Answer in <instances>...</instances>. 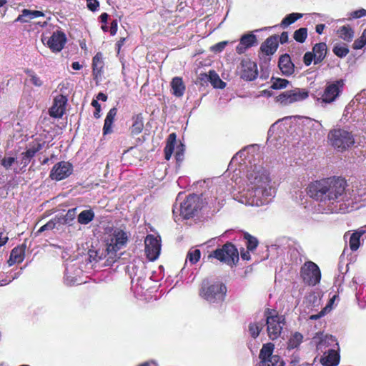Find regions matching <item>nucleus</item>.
<instances>
[{
    "label": "nucleus",
    "mask_w": 366,
    "mask_h": 366,
    "mask_svg": "<svg viewBox=\"0 0 366 366\" xmlns=\"http://www.w3.org/2000/svg\"><path fill=\"white\" fill-rule=\"evenodd\" d=\"M129 239L127 232L118 227H109L105 232V247L109 262H115L117 252L126 246Z\"/></svg>",
    "instance_id": "obj_3"
},
{
    "label": "nucleus",
    "mask_w": 366,
    "mask_h": 366,
    "mask_svg": "<svg viewBox=\"0 0 366 366\" xmlns=\"http://www.w3.org/2000/svg\"><path fill=\"white\" fill-rule=\"evenodd\" d=\"M278 66L285 76H290L295 71V65L292 62L290 55L287 54H285L280 57Z\"/></svg>",
    "instance_id": "obj_23"
},
{
    "label": "nucleus",
    "mask_w": 366,
    "mask_h": 366,
    "mask_svg": "<svg viewBox=\"0 0 366 366\" xmlns=\"http://www.w3.org/2000/svg\"><path fill=\"white\" fill-rule=\"evenodd\" d=\"M227 289L226 285L219 281L209 282L203 281L199 295L201 298L209 304H221L225 300Z\"/></svg>",
    "instance_id": "obj_5"
},
{
    "label": "nucleus",
    "mask_w": 366,
    "mask_h": 366,
    "mask_svg": "<svg viewBox=\"0 0 366 366\" xmlns=\"http://www.w3.org/2000/svg\"><path fill=\"white\" fill-rule=\"evenodd\" d=\"M302 124L305 132H307L310 137H314L315 138H316L317 135L319 136V132L322 129V124L320 122L309 117H305L303 119Z\"/></svg>",
    "instance_id": "obj_22"
},
{
    "label": "nucleus",
    "mask_w": 366,
    "mask_h": 366,
    "mask_svg": "<svg viewBox=\"0 0 366 366\" xmlns=\"http://www.w3.org/2000/svg\"><path fill=\"white\" fill-rule=\"evenodd\" d=\"M117 109L116 107L112 108L107 114L103 127V134L107 135L112 132V124L117 115Z\"/></svg>",
    "instance_id": "obj_28"
},
{
    "label": "nucleus",
    "mask_w": 366,
    "mask_h": 366,
    "mask_svg": "<svg viewBox=\"0 0 366 366\" xmlns=\"http://www.w3.org/2000/svg\"><path fill=\"white\" fill-rule=\"evenodd\" d=\"M9 240V237L4 234V230L0 229V247L4 245Z\"/></svg>",
    "instance_id": "obj_58"
},
{
    "label": "nucleus",
    "mask_w": 366,
    "mask_h": 366,
    "mask_svg": "<svg viewBox=\"0 0 366 366\" xmlns=\"http://www.w3.org/2000/svg\"><path fill=\"white\" fill-rule=\"evenodd\" d=\"M144 123L141 114H137L132 117V124L130 127L131 133L133 135L140 134L143 129Z\"/></svg>",
    "instance_id": "obj_35"
},
{
    "label": "nucleus",
    "mask_w": 366,
    "mask_h": 366,
    "mask_svg": "<svg viewBox=\"0 0 366 366\" xmlns=\"http://www.w3.org/2000/svg\"><path fill=\"white\" fill-rule=\"evenodd\" d=\"M345 81L343 79H338L328 83L322 97L317 99V102L322 105L335 102L342 93Z\"/></svg>",
    "instance_id": "obj_9"
},
{
    "label": "nucleus",
    "mask_w": 366,
    "mask_h": 366,
    "mask_svg": "<svg viewBox=\"0 0 366 366\" xmlns=\"http://www.w3.org/2000/svg\"><path fill=\"white\" fill-rule=\"evenodd\" d=\"M184 145L180 144L178 145L175 150V158L177 162H181L184 157Z\"/></svg>",
    "instance_id": "obj_53"
},
{
    "label": "nucleus",
    "mask_w": 366,
    "mask_h": 366,
    "mask_svg": "<svg viewBox=\"0 0 366 366\" xmlns=\"http://www.w3.org/2000/svg\"><path fill=\"white\" fill-rule=\"evenodd\" d=\"M309 92L305 89L295 88L281 93L277 97V101L282 105H289L306 99Z\"/></svg>",
    "instance_id": "obj_12"
},
{
    "label": "nucleus",
    "mask_w": 366,
    "mask_h": 366,
    "mask_svg": "<svg viewBox=\"0 0 366 366\" xmlns=\"http://www.w3.org/2000/svg\"><path fill=\"white\" fill-rule=\"evenodd\" d=\"M89 260L90 262H99L102 260H105L104 263H102L103 266L111 265L114 262L109 261V255L107 254V251H106V247L102 249H90L89 251Z\"/></svg>",
    "instance_id": "obj_20"
},
{
    "label": "nucleus",
    "mask_w": 366,
    "mask_h": 366,
    "mask_svg": "<svg viewBox=\"0 0 366 366\" xmlns=\"http://www.w3.org/2000/svg\"><path fill=\"white\" fill-rule=\"evenodd\" d=\"M356 298L357 300L358 306L360 309L364 310L366 308V301L362 302L360 300V297L358 295H356Z\"/></svg>",
    "instance_id": "obj_64"
},
{
    "label": "nucleus",
    "mask_w": 366,
    "mask_h": 366,
    "mask_svg": "<svg viewBox=\"0 0 366 366\" xmlns=\"http://www.w3.org/2000/svg\"><path fill=\"white\" fill-rule=\"evenodd\" d=\"M274 345L273 343L264 344L259 357L261 360L259 366H284V362L279 355H273Z\"/></svg>",
    "instance_id": "obj_10"
},
{
    "label": "nucleus",
    "mask_w": 366,
    "mask_h": 366,
    "mask_svg": "<svg viewBox=\"0 0 366 366\" xmlns=\"http://www.w3.org/2000/svg\"><path fill=\"white\" fill-rule=\"evenodd\" d=\"M348 19H356L366 16V10L365 9H360L358 10L352 11L348 14Z\"/></svg>",
    "instance_id": "obj_51"
},
{
    "label": "nucleus",
    "mask_w": 366,
    "mask_h": 366,
    "mask_svg": "<svg viewBox=\"0 0 366 366\" xmlns=\"http://www.w3.org/2000/svg\"><path fill=\"white\" fill-rule=\"evenodd\" d=\"M336 33L341 39L347 42L352 41L355 34L354 30L349 25H345L339 27L337 29Z\"/></svg>",
    "instance_id": "obj_30"
},
{
    "label": "nucleus",
    "mask_w": 366,
    "mask_h": 366,
    "mask_svg": "<svg viewBox=\"0 0 366 366\" xmlns=\"http://www.w3.org/2000/svg\"><path fill=\"white\" fill-rule=\"evenodd\" d=\"M92 105L95 108V112H94V116L95 118L98 119L100 117V111H101V106L99 104L97 100H92Z\"/></svg>",
    "instance_id": "obj_56"
},
{
    "label": "nucleus",
    "mask_w": 366,
    "mask_h": 366,
    "mask_svg": "<svg viewBox=\"0 0 366 366\" xmlns=\"http://www.w3.org/2000/svg\"><path fill=\"white\" fill-rule=\"evenodd\" d=\"M64 109L57 105H52L49 109V114L52 117L60 118L64 113Z\"/></svg>",
    "instance_id": "obj_50"
},
{
    "label": "nucleus",
    "mask_w": 366,
    "mask_h": 366,
    "mask_svg": "<svg viewBox=\"0 0 366 366\" xmlns=\"http://www.w3.org/2000/svg\"><path fill=\"white\" fill-rule=\"evenodd\" d=\"M172 94L177 97L183 96L185 91V86L181 77L176 76L171 81Z\"/></svg>",
    "instance_id": "obj_29"
},
{
    "label": "nucleus",
    "mask_w": 366,
    "mask_h": 366,
    "mask_svg": "<svg viewBox=\"0 0 366 366\" xmlns=\"http://www.w3.org/2000/svg\"><path fill=\"white\" fill-rule=\"evenodd\" d=\"M244 239L246 241V245L249 251L252 252L258 245V240L256 237L252 236L247 232L244 233Z\"/></svg>",
    "instance_id": "obj_42"
},
{
    "label": "nucleus",
    "mask_w": 366,
    "mask_h": 366,
    "mask_svg": "<svg viewBox=\"0 0 366 366\" xmlns=\"http://www.w3.org/2000/svg\"><path fill=\"white\" fill-rule=\"evenodd\" d=\"M303 16L302 14L300 13H291L287 15L281 21L280 26L283 29L287 28L292 24L295 23L297 20L301 19Z\"/></svg>",
    "instance_id": "obj_38"
},
{
    "label": "nucleus",
    "mask_w": 366,
    "mask_h": 366,
    "mask_svg": "<svg viewBox=\"0 0 366 366\" xmlns=\"http://www.w3.org/2000/svg\"><path fill=\"white\" fill-rule=\"evenodd\" d=\"M325 28V25L320 24H317L315 27V31L318 34H322L323 33V31Z\"/></svg>",
    "instance_id": "obj_63"
},
{
    "label": "nucleus",
    "mask_w": 366,
    "mask_h": 366,
    "mask_svg": "<svg viewBox=\"0 0 366 366\" xmlns=\"http://www.w3.org/2000/svg\"><path fill=\"white\" fill-rule=\"evenodd\" d=\"M209 258L214 257L229 266L235 265L239 261V252L236 247L231 242H227L221 248H218L209 254Z\"/></svg>",
    "instance_id": "obj_8"
},
{
    "label": "nucleus",
    "mask_w": 366,
    "mask_h": 366,
    "mask_svg": "<svg viewBox=\"0 0 366 366\" xmlns=\"http://www.w3.org/2000/svg\"><path fill=\"white\" fill-rule=\"evenodd\" d=\"M66 102L67 99L65 96L59 95L55 97L53 105H57L65 110Z\"/></svg>",
    "instance_id": "obj_54"
},
{
    "label": "nucleus",
    "mask_w": 366,
    "mask_h": 366,
    "mask_svg": "<svg viewBox=\"0 0 366 366\" xmlns=\"http://www.w3.org/2000/svg\"><path fill=\"white\" fill-rule=\"evenodd\" d=\"M238 72L241 79L245 81L254 80L258 75L256 63L249 59L242 60L238 68Z\"/></svg>",
    "instance_id": "obj_16"
},
{
    "label": "nucleus",
    "mask_w": 366,
    "mask_h": 366,
    "mask_svg": "<svg viewBox=\"0 0 366 366\" xmlns=\"http://www.w3.org/2000/svg\"><path fill=\"white\" fill-rule=\"evenodd\" d=\"M264 327V321L263 320L250 322L248 326V332L252 338L255 339L258 337Z\"/></svg>",
    "instance_id": "obj_33"
},
{
    "label": "nucleus",
    "mask_w": 366,
    "mask_h": 366,
    "mask_svg": "<svg viewBox=\"0 0 366 366\" xmlns=\"http://www.w3.org/2000/svg\"><path fill=\"white\" fill-rule=\"evenodd\" d=\"M312 342L316 345L317 350L324 354L327 353L326 349L332 345H337V340L332 335L317 333L312 338Z\"/></svg>",
    "instance_id": "obj_19"
},
{
    "label": "nucleus",
    "mask_w": 366,
    "mask_h": 366,
    "mask_svg": "<svg viewBox=\"0 0 366 366\" xmlns=\"http://www.w3.org/2000/svg\"><path fill=\"white\" fill-rule=\"evenodd\" d=\"M44 143L35 142L32 145H31L25 152H23L30 159H31L36 152L40 151L43 147Z\"/></svg>",
    "instance_id": "obj_48"
},
{
    "label": "nucleus",
    "mask_w": 366,
    "mask_h": 366,
    "mask_svg": "<svg viewBox=\"0 0 366 366\" xmlns=\"http://www.w3.org/2000/svg\"><path fill=\"white\" fill-rule=\"evenodd\" d=\"M349 236V246L352 251H356L360 245V238L358 237L357 234H355L354 232L352 234L346 233L344 236L345 240L347 241V237Z\"/></svg>",
    "instance_id": "obj_40"
},
{
    "label": "nucleus",
    "mask_w": 366,
    "mask_h": 366,
    "mask_svg": "<svg viewBox=\"0 0 366 366\" xmlns=\"http://www.w3.org/2000/svg\"><path fill=\"white\" fill-rule=\"evenodd\" d=\"M345 178L332 177L311 182L307 194L318 202L322 213H347L366 204V187L347 188Z\"/></svg>",
    "instance_id": "obj_1"
},
{
    "label": "nucleus",
    "mask_w": 366,
    "mask_h": 366,
    "mask_svg": "<svg viewBox=\"0 0 366 366\" xmlns=\"http://www.w3.org/2000/svg\"><path fill=\"white\" fill-rule=\"evenodd\" d=\"M307 37V29L305 27L297 29L293 34L294 39L299 43H304Z\"/></svg>",
    "instance_id": "obj_44"
},
{
    "label": "nucleus",
    "mask_w": 366,
    "mask_h": 366,
    "mask_svg": "<svg viewBox=\"0 0 366 366\" xmlns=\"http://www.w3.org/2000/svg\"><path fill=\"white\" fill-rule=\"evenodd\" d=\"M257 44V37L253 34H246L242 36L239 44L236 47V51L239 54L244 53L249 48Z\"/></svg>",
    "instance_id": "obj_21"
},
{
    "label": "nucleus",
    "mask_w": 366,
    "mask_h": 366,
    "mask_svg": "<svg viewBox=\"0 0 366 366\" xmlns=\"http://www.w3.org/2000/svg\"><path fill=\"white\" fill-rule=\"evenodd\" d=\"M44 14L41 11L37 10H29L26 9H24L21 11V14H20L17 19L16 21L20 22H28L29 20L36 19L38 17L44 16Z\"/></svg>",
    "instance_id": "obj_27"
},
{
    "label": "nucleus",
    "mask_w": 366,
    "mask_h": 366,
    "mask_svg": "<svg viewBox=\"0 0 366 366\" xmlns=\"http://www.w3.org/2000/svg\"><path fill=\"white\" fill-rule=\"evenodd\" d=\"M41 41L52 52L57 53L64 49L66 36L62 31L56 30L50 36H42Z\"/></svg>",
    "instance_id": "obj_13"
},
{
    "label": "nucleus",
    "mask_w": 366,
    "mask_h": 366,
    "mask_svg": "<svg viewBox=\"0 0 366 366\" xmlns=\"http://www.w3.org/2000/svg\"><path fill=\"white\" fill-rule=\"evenodd\" d=\"M204 76L214 88L223 89L225 87V82L219 78L214 71H209V74H204Z\"/></svg>",
    "instance_id": "obj_36"
},
{
    "label": "nucleus",
    "mask_w": 366,
    "mask_h": 366,
    "mask_svg": "<svg viewBox=\"0 0 366 366\" xmlns=\"http://www.w3.org/2000/svg\"><path fill=\"white\" fill-rule=\"evenodd\" d=\"M280 41L281 44H285L288 41L287 32H282L280 36Z\"/></svg>",
    "instance_id": "obj_62"
},
{
    "label": "nucleus",
    "mask_w": 366,
    "mask_h": 366,
    "mask_svg": "<svg viewBox=\"0 0 366 366\" xmlns=\"http://www.w3.org/2000/svg\"><path fill=\"white\" fill-rule=\"evenodd\" d=\"M278 47L277 39L276 36L267 38L261 45V51L266 55L273 54Z\"/></svg>",
    "instance_id": "obj_24"
},
{
    "label": "nucleus",
    "mask_w": 366,
    "mask_h": 366,
    "mask_svg": "<svg viewBox=\"0 0 366 366\" xmlns=\"http://www.w3.org/2000/svg\"><path fill=\"white\" fill-rule=\"evenodd\" d=\"M118 28L117 20H113L111 23L110 34L114 36L116 34Z\"/></svg>",
    "instance_id": "obj_60"
},
{
    "label": "nucleus",
    "mask_w": 366,
    "mask_h": 366,
    "mask_svg": "<svg viewBox=\"0 0 366 366\" xmlns=\"http://www.w3.org/2000/svg\"><path fill=\"white\" fill-rule=\"evenodd\" d=\"M21 159L20 162H19V163L22 165V167H26L29 164L31 159H30L24 153L21 154Z\"/></svg>",
    "instance_id": "obj_59"
},
{
    "label": "nucleus",
    "mask_w": 366,
    "mask_h": 366,
    "mask_svg": "<svg viewBox=\"0 0 366 366\" xmlns=\"http://www.w3.org/2000/svg\"><path fill=\"white\" fill-rule=\"evenodd\" d=\"M176 138L177 136L175 133L170 134L167 138V144L164 148L165 159L167 160H169L171 158L172 154L174 152Z\"/></svg>",
    "instance_id": "obj_37"
},
{
    "label": "nucleus",
    "mask_w": 366,
    "mask_h": 366,
    "mask_svg": "<svg viewBox=\"0 0 366 366\" xmlns=\"http://www.w3.org/2000/svg\"><path fill=\"white\" fill-rule=\"evenodd\" d=\"M300 275L305 283L308 285H315L320 282L321 272L318 266L311 262H306L301 267Z\"/></svg>",
    "instance_id": "obj_11"
},
{
    "label": "nucleus",
    "mask_w": 366,
    "mask_h": 366,
    "mask_svg": "<svg viewBox=\"0 0 366 366\" xmlns=\"http://www.w3.org/2000/svg\"><path fill=\"white\" fill-rule=\"evenodd\" d=\"M25 257V247H14L10 254L9 259L8 260L9 266H12L16 263H21L24 259Z\"/></svg>",
    "instance_id": "obj_25"
},
{
    "label": "nucleus",
    "mask_w": 366,
    "mask_h": 366,
    "mask_svg": "<svg viewBox=\"0 0 366 366\" xmlns=\"http://www.w3.org/2000/svg\"><path fill=\"white\" fill-rule=\"evenodd\" d=\"M202 207L201 198L194 194H189L186 199L179 203V205L177 202L174 204L172 212L174 221L177 222L181 219H189L193 217Z\"/></svg>",
    "instance_id": "obj_4"
},
{
    "label": "nucleus",
    "mask_w": 366,
    "mask_h": 366,
    "mask_svg": "<svg viewBox=\"0 0 366 366\" xmlns=\"http://www.w3.org/2000/svg\"><path fill=\"white\" fill-rule=\"evenodd\" d=\"M322 358V363L325 366H336L340 361V356L335 349L328 348L327 355Z\"/></svg>",
    "instance_id": "obj_26"
},
{
    "label": "nucleus",
    "mask_w": 366,
    "mask_h": 366,
    "mask_svg": "<svg viewBox=\"0 0 366 366\" xmlns=\"http://www.w3.org/2000/svg\"><path fill=\"white\" fill-rule=\"evenodd\" d=\"M145 253L150 261H154L158 258L161 251V241L157 237L149 234L144 240Z\"/></svg>",
    "instance_id": "obj_15"
},
{
    "label": "nucleus",
    "mask_w": 366,
    "mask_h": 366,
    "mask_svg": "<svg viewBox=\"0 0 366 366\" xmlns=\"http://www.w3.org/2000/svg\"><path fill=\"white\" fill-rule=\"evenodd\" d=\"M292 117H286L285 118H282V119H279L278 121H277L275 123H274L269 128V131H268V134L269 135H271L272 132H273L274 129H275L276 126L280 122H282V121H285V120H287L289 119H291Z\"/></svg>",
    "instance_id": "obj_61"
},
{
    "label": "nucleus",
    "mask_w": 366,
    "mask_h": 366,
    "mask_svg": "<svg viewBox=\"0 0 366 366\" xmlns=\"http://www.w3.org/2000/svg\"><path fill=\"white\" fill-rule=\"evenodd\" d=\"M366 44V29L362 32L361 36L356 39L352 45L354 49H361Z\"/></svg>",
    "instance_id": "obj_49"
},
{
    "label": "nucleus",
    "mask_w": 366,
    "mask_h": 366,
    "mask_svg": "<svg viewBox=\"0 0 366 366\" xmlns=\"http://www.w3.org/2000/svg\"><path fill=\"white\" fill-rule=\"evenodd\" d=\"M327 52V46L325 43L315 44L312 51H307L303 56V61L306 66H310L312 61L315 64L321 63L325 58Z\"/></svg>",
    "instance_id": "obj_14"
},
{
    "label": "nucleus",
    "mask_w": 366,
    "mask_h": 366,
    "mask_svg": "<svg viewBox=\"0 0 366 366\" xmlns=\"http://www.w3.org/2000/svg\"><path fill=\"white\" fill-rule=\"evenodd\" d=\"M104 67L103 56L101 53H97L93 58L92 69L93 74L96 79L101 76Z\"/></svg>",
    "instance_id": "obj_31"
},
{
    "label": "nucleus",
    "mask_w": 366,
    "mask_h": 366,
    "mask_svg": "<svg viewBox=\"0 0 366 366\" xmlns=\"http://www.w3.org/2000/svg\"><path fill=\"white\" fill-rule=\"evenodd\" d=\"M271 83H272V84H271L270 87L272 89H284V88L287 87V86L289 84V81H287V79H285L272 77L271 79Z\"/></svg>",
    "instance_id": "obj_45"
},
{
    "label": "nucleus",
    "mask_w": 366,
    "mask_h": 366,
    "mask_svg": "<svg viewBox=\"0 0 366 366\" xmlns=\"http://www.w3.org/2000/svg\"><path fill=\"white\" fill-rule=\"evenodd\" d=\"M330 144L338 151H344L355 144L352 134L343 129H332L327 136Z\"/></svg>",
    "instance_id": "obj_7"
},
{
    "label": "nucleus",
    "mask_w": 366,
    "mask_h": 366,
    "mask_svg": "<svg viewBox=\"0 0 366 366\" xmlns=\"http://www.w3.org/2000/svg\"><path fill=\"white\" fill-rule=\"evenodd\" d=\"M264 326H267V332L269 338L272 340H277L281 335L285 325L284 316L275 314L269 309L264 312Z\"/></svg>",
    "instance_id": "obj_6"
},
{
    "label": "nucleus",
    "mask_w": 366,
    "mask_h": 366,
    "mask_svg": "<svg viewBox=\"0 0 366 366\" xmlns=\"http://www.w3.org/2000/svg\"><path fill=\"white\" fill-rule=\"evenodd\" d=\"M18 164L19 161L14 157L5 156L1 161V164L6 170H13L14 174L19 173V170L15 167V165Z\"/></svg>",
    "instance_id": "obj_32"
},
{
    "label": "nucleus",
    "mask_w": 366,
    "mask_h": 366,
    "mask_svg": "<svg viewBox=\"0 0 366 366\" xmlns=\"http://www.w3.org/2000/svg\"><path fill=\"white\" fill-rule=\"evenodd\" d=\"M334 54L338 57L343 58L349 53V49L345 44H335L332 49Z\"/></svg>",
    "instance_id": "obj_46"
},
{
    "label": "nucleus",
    "mask_w": 366,
    "mask_h": 366,
    "mask_svg": "<svg viewBox=\"0 0 366 366\" xmlns=\"http://www.w3.org/2000/svg\"><path fill=\"white\" fill-rule=\"evenodd\" d=\"M88 9L90 11H95L99 6V3L97 0H86Z\"/></svg>",
    "instance_id": "obj_55"
},
{
    "label": "nucleus",
    "mask_w": 366,
    "mask_h": 366,
    "mask_svg": "<svg viewBox=\"0 0 366 366\" xmlns=\"http://www.w3.org/2000/svg\"><path fill=\"white\" fill-rule=\"evenodd\" d=\"M81 274L82 269L76 263L66 264L64 274L65 284L69 286L81 284L83 282L81 279Z\"/></svg>",
    "instance_id": "obj_17"
},
{
    "label": "nucleus",
    "mask_w": 366,
    "mask_h": 366,
    "mask_svg": "<svg viewBox=\"0 0 366 366\" xmlns=\"http://www.w3.org/2000/svg\"><path fill=\"white\" fill-rule=\"evenodd\" d=\"M25 73L29 78V81L35 86H41L43 84V81L41 80L40 77L38 76L34 71L30 69L25 70Z\"/></svg>",
    "instance_id": "obj_47"
},
{
    "label": "nucleus",
    "mask_w": 366,
    "mask_h": 366,
    "mask_svg": "<svg viewBox=\"0 0 366 366\" xmlns=\"http://www.w3.org/2000/svg\"><path fill=\"white\" fill-rule=\"evenodd\" d=\"M73 172V166L68 162H59L55 164L50 172L53 180L60 181L68 177Z\"/></svg>",
    "instance_id": "obj_18"
},
{
    "label": "nucleus",
    "mask_w": 366,
    "mask_h": 366,
    "mask_svg": "<svg viewBox=\"0 0 366 366\" xmlns=\"http://www.w3.org/2000/svg\"><path fill=\"white\" fill-rule=\"evenodd\" d=\"M56 222L57 220L56 219L49 221L46 224L39 228V229L37 231V233L39 234L46 230L53 229L55 227Z\"/></svg>",
    "instance_id": "obj_52"
},
{
    "label": "nucleus",
    "mask_w": 366,
    "mask_h": 366,
    "mask_svg": "<svg viewBox=\"0 0 366 366\" xmlns=\"http://www.w3.org/2000/svg\"><path fill=\"white\" fill-rule=\"evenodd\" d=\"M94 218V212L92 209L84 210L78 215V222L81 224H87Z\"/></svg>",
    "instance_id": "obj_39"
},
{
    "label": "nucleus",
    "mask_w": 366,
    "mask_h": 366,
    "mask_svg": "<svg viewBox=\"0 0 366 366\" xmlns=\"http://www.w3.org/2000/svg\"><path fill=\"white\" fill-rule=\"evenodd\" d=\"M201 252L199 249H191L187 253L186 262L189 261L192 264H194L199 260Z\"/></svg>",
    "instance_id": "obj_43"
},
{
    "label": "nucleus",
    "mask_w": 366,
    "mask_h": 366,
    "mask_svg": "<svg viewBox=\"0 0 366 366\" xmlns=\"http://www.w3.org/2000/svg\"><path fill=\"white\" fill-rule=\"evenodd\" d=\"M76 207L69 209L64 217L58 218L57 222L59 224L71 226L76 218Z\"/></svg>",
    "instance_id": "obj_34"
},
{
    "label": "nucleus",
    "mask_w": 366,
    "mask_h": 366,
    "mask_svg": "<svg viewBox=\"0 0 366 366\" xmlns=\"http://www.w3.org/2000/svg\"><path fill=\"white\" fill-rule=\"evenodd\" d=\"M227 43V41L219 42L212 46V50L215 52H220L225 48Z\"/></svg>",
    "instance_id": "obj_57"
},
{
    "label": "nucleus",
    "mask_w": 366,
    "mask_h": 366,
    "mask_svg": "<svg viewBox=\"0 0 366 366\" xmlns=\"http://www.w3.org/2000/svg\"><path fill=\"white\" fill-rule=\"evenodd\" d=\"M303 336L300 332H295L288 340L287 348L292 350L297 348L302 342Z\"/></svg>",
    "instance_id": "obj_41"
},
{
    "label": "nucleus",
    "mask_w": 366,
    "mask_h": 366,
    "mask_svg": "<svg viewBox=\"0 0 366 366\" xmlns=\"http://www.w3.org/2000/svg\"><path fill=\"white\" fill-rule=\"evenodd\" d=\"M262 154L257 145H250L237 153L232 162H237L239 169L246 172L247 188L234 197L242 204L262 206L269 204L276 189L271 184L268 172L261 163Z\"/></svg>",
    "instance_id": "obj_2"
}]
</instances>
